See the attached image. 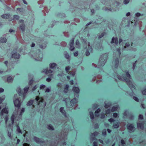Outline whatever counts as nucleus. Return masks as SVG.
<instances>
[{
	"label": "nucleus",
	"instance_id": "nucleus-1",
	"mask_svg": "<svg viewBox=\"0 0 146 146\" xmlns=\"http://www.w3.org/2000/svg\"><path fill=\"white\" fill-rule=\"evenodd\" d=\"M115 75L113 77V78H115L117 77L119 80L123 81H125L132 91L134 90H135V87L133 85V82L130 81L129 79H127L125 74H123L122 76L118 75H117V74L116 73H115Z\"/></svg>",
	"mask_w": 146,
	"mask_h": 146
},
{
	"label": "nucleus",
	"instance_id": "nucleus-2",
	"mask_svg": "<svg viewBox=\"0 0 146 146\" xmlns=\"http://www.w3.org/2000/svg\"><path fill=\"white\" fill-rule=\"evenodd\" d=\"M108 54L107 53L103 54L101 56L99 61V65L100 68L101 67L103 66L105 63L106 62Z\"/></svg>",
	"mask_w": 146,
	"mask_h": 146
},
{
	"label": "nucleus",
	"instance_id": "nucleus-3",
	"mask_svg": "<svg viewBox=\"0 0 146 146\" xmlns=\"http://www.w3.org/2000/svg\"><path fill=\"white\" fill-rule=\"evenodd\" d=\"M31 57H33L35 60L41 61L42 60L43 55L42 53L39 51L32 55Z\"/></svg>",
	"mask_w": 146,
	"mask_h": 146
},
{
	"label": "nucleus",
	"instance_id": "nucleus-4",
	"mask_svg": "<svg viewBox=\"0 0 146 146\" xmlns=\"http://www.w3.org/2000/svg\"><path fill=\"white\" fill-rule=\"evenodd\" d=\"M77 98L75 97L72 100L70 101V106H68L67 105V103L66 102V99H68V98H66L64 100V101H65L66 103V105L67 109L68 110H70V108H72V107L74 106L77 103Z\"/></svg>",
	"mask_w": 146,
	"mask_h": 146
},
{
	"label": "nucleus",
	"instance_id": "nucleus-5",
	"mask_svg": "<svg viewBox=\"0 0 146 146\" xmlns=\"http://www.w3.org/2000/svg\"><path fill=\"white\" fill-rule=\"evenodd\" d=\"M127 128L128 132L131 133L133 132L135 130V128L132 124L128 123L127 125Z\"/></svg>",
	"mask_w": 146,
	"mask_h": 146
},
{
	"label": "nucleus",
	"instance_id": "nucleus-6",
	"mask_svg": "<svg viewBox=\"0 0 146 146\" xmlns=\"http://www.w3.org/2000/svg\"><path fill=\"white\" fill-rule=\"evenodd\" d=\"M21 100L20 97L17 98L16 99L13 100V102L15 106L19 109L21 107L22 102L20 100Z\"/></svg>",
	"mask_w": 146,
	"mask_h": 146
},
{
	"label": "nucleus",
	"instance_id": "nucleus-7",
	"mask_svg": "<svg viewBox=\"0 0 146 146\" xmlns=\"http://www.w3.org/2000/svg\"><path fill=\"white\" fill-rule=\"evenodd\" d=\"M7 109L8 108H7L5 107L2 109L0 113V115L1 118H4V116L5 115H8L9 111Z\"/></svg>",
	"mask_w": 146,
	"mask_h": 146
},
{
	"label": "nucleus",
	"instance_id": "nucleus-8",
	"mask_svg": "<svg viewBox=\"0 0 146 146\" xmlns=\"http://www.w3.org/2000/svg\"><path fill=\"white\" fill-rule=\"evenodd\" d=\"M72 90L75 92L74 97L78 98L79 94L80 92V89L78 87L74 86L72 88Z\"/></svg>",
	"mask_w": 146,
	"mask_h": 146
},
{
	"label": "nucleus",
	"instance_id": "nucleus-9",
	"mask_svg": "<svg viewBox=\"0 0 146 146\" xmlns=\"http://www.w3.org/2000/svg\"><path fill=\"white\" fill-rule=\"evenodd\" d=\"M119 59L118 58H114L112 62V66L115 68H117L119 65Z\"/></svg>",
	"mask_w": 146,
	"mask_h": 146
},
{
	"label": "nucleus",
	"instance_id": "nucleus-10",
	"mask_svg": "<svg viewBox=\"0 0 146 146\" xmlns=\"http://www.w3.org/2000/svg\"><path fill=\"white\" fill-rule=\"evenodd\" d=\"M89 42H88V48L86 50L85 54L86 56H88L90 55V52H92L93 51V49L91 46H90Z\"/></svg>",
	"mask_w": 146,
	"mask_h": 146
},
{
	"label": "nucleus",
	"instance_id": "nucleus-11",
	"mask_svg": "<svg viewBox=\"0 0 146 146\" xmlns=\"http://www.w3.org/2000/svg\"><path fill=\"white\" fill-rule=\"evenodd\" d=\"M53 72V71L48 68L44 69L43 70V72L44 73L48 75L49 76H51L53 75V74H52Z\"/></svg>",
	"mask_w": 146,
	"mask_h": 146
},
{
	"label": "nucleus",
	"instance_id": "nucleus-12",
	"mask_svg": "<svg viewBox=\"0 0 146 146\" xmlns=\"http://www.w3.org/2000/svg\"><path fill=\"white\" fill-rule=\"evenodd\" d=\"M102 9L105 11L107 12H112V11H116V9H114L113 8H108L107 7H104L102 8Z\"/></svg>",
	"mask_w": 146,
	"mask_h": 146
},
{
	"label": "nucleus",
	"instance_id": "nucleus-13",
	"mask_svg": "<svg viewBox=\"0 0 146 146\" xmlns=\"http://www.w3.org/2000/svg\"><path fill=\"white\" fill-rule=\"evenodd\" d=\"M20 56V55L17 52L15 53L12 55L11 57L15 59H19Z\"/></svg>",
	"mask_w": 146,
	"mask_h": 146
},
{
	"label": "nucleus",
	"instance_id": "nucleus-14",
	"mask_svg": "<svg viewBox=\"0 0 146 146\" xmlns=\"http://www.w3.org/2000/svg\"><path fill=\"white\" fill-rule=\"evenodd\" d=\"M36 102H38V105H39V104L41 102H43V99L41 98H40L38 96H37L35 100Z\"/></svg>",
	"mask_w": 146,
	"mask_h": 146
},
{
	"label": "nucleus",
	"instance_id": "nucleus-15",
	"mask_svg": "<svg viewBox=\"0 0 146 146\" xmlns=\"http://www.w3.org/2000/svg\"><path fill=\"white\" fill-rule=\"evenodd\" d=\"M118 39L117 37H116L115 38L114 37H113L112 38L111 40L110 43L111 44L114 43L116 45H117L118 44Z\"/></svg>",
	"mask_w": 146,
	"mask_h": 146
},
{
	"label": "nucleus",
	"instance_id": "nucleus-16",
	"mask_svg": "<svg viewBox=\"0 0 146 146\" xmlns=\"http://www.w3.org/2000/svg\"><path fill=\"white\" fill-rule=\"evenodd\" d=\"M34 141L37 143L39 144L40 143H43L44 141L40 139L35 137L34 138Z\"/></svg>",
	"mask_w": 146,
	"mask_h": 146
},
{
	"label": "nucleus",
	"instance_id": "nucleus-17",
	"mask_svg": "<svg viewBox=\"0 0 146 146\" xmlns=\"http://www.w3.org/2000/svg\"><path fill=\"white\" fill-rule=\"evenodd\" d=\"M119 121L118 120H117L116 122L113 123V127L114 128H118L119 127Z\"/></svg>",
	"mask_w": 146,
	"mask_h": 146
},
{
	"label": "nucleus",
	"instance_id": "nucleus-18",
	"mask_svg": "<svg viewBox=\"0 0 146 146\" xmlns=\"http://www.w3.org/2000/svg\"><path fill=\"white\" fill-rule=\"evenodd\" d=\"M10 16V14H5L2 15L1 16V17L4 19H9Z\"/></svg>",
	"mask_w": 146,
	"mask_h": 146
},
{
	"label": "nucleus",
	"instance_id": "nucleus-19",
	"mask_svg": "<svg viewBox=\"0 0 146 146\" xmlns=\"http://www.w3.org/2000/svg\"><path fill=\"white\" fill-rule=\"evenodd\" d=\"M50 67L52 69H55L57 66V64L55 63H51L50 64Z\"/></svg>",
	"mask_w": 146,
	"mask_h": 146
},
{
	"label": "nucleus",
	"instance_id": "nucleus-20",
	"mask_svg": "<svg viewBox=\"0 0 146 146\" xmlns=\"http://www.w3.org/2000/svg\"><path fill=\"white\" fill-rule=\"evenodd\" d=\"M7 41V39L5 37L0 38V43H5Z\"/></svg>",
	"mask_w": 146,
	"mask_h": 146
},
{
	"label": "nucleus",
	"instance_id": "nucleus-21",
	"mask_svg": "<svg viewBox=\"0 0 146 146\" xmlns=\"http://www.w3.org/2000/svg\"><path fill=\"white\" fill-rule=\"evenodd\" d=\"M137 127L141 129H143L144 128L143 125L142 123H137Z\"/></svg>",
	"mask_w": 146,
	"mask_h": 146
},
{
	"label": "nucleus",
	"instance_id": "nucleus-22",
	"mask_svg": "<svg viewBox=\"0 0 146 146\" xmlns=\"http://www.w3.org/2000/svg\"><path fill=\"white\" fill-rule=\"evenodd\" d=\"M20 27L21 30L23 32L25 31V24H22L20 25Z\"/></svg>",
	"mask_w": 146,
	"mask_h": 146
},
{
	"label": "nucleus",
	"instance_id": "nucleus-23",
	"mask_svg": "<svg viewBox=\"0 0 146 146\" xmlns=\"http://www.w3.org/2000/svg\"><path fill=\"white\" fill-rule=\"evenodd\" d=\"M35 100H30L29 101L27 104V106H31L33 103L34 101Z\"/></svg>",
	"mask_w": 146,
	"mask_h": 146
},
{
	"label": "nucleus",
	"instance_id": "nucleus-24",
	"mask_svg": "<svg viewBox=\"0 0 146 146\" xmlns=\"http://www.w3.org/2000/svg\"><path fill=\"white\" fill-rule=\"evenodd\" d=\"M47 128L48 129L51 131L54 130V129L53 127L51 124H49L48 125Z\"/></svg>",
	"mask_w": 146,
	"mask_h": 146
},
{
	"label": "nucleus",
	"instance_id": "nucleus-25",
	"mask_svg": "<svg viewBox=\"0 0 146 146\" xmlns=\"http://www.w3.org/2000/svg\"><path fill=\"white\" fill-rule=\"evenodd\" d=\"M13 80V78L11 76L8 77L7 79V82L9 83L12 82Z\"/></svg>",
	"mask_w": 146,
	"mask_h": 146
},
{
	"label": "nucleus",
	"instance_id": "nucleus-26",
	"mask_svg": "<svg viewBox=\"0 0 146 146\" xmlns=\"http://www.w3.org/2000/svg\"><path fill=\"white\" fill-rule=\"evenodd\" d=\"M69 86L67 84L65 87L64 90V92L66 93L67 92L69 88Z\"/></svg>",
	"mask_w": 146,
	"mask_h": 146
},
{
	"label": "nucleus",
	"instance_id": "nucleus-27",
	"mask_svg": "<svg viewBox=\"0 0 146 146\" xmlns=\"http://www.w3.org/2000/svg\"><path fill=\"white\" fill-rule=\"evenodd\" d=\"M100 111V108L97 109L95 111V115L96 117H98L99 115L98 113Z\"/></svg>",
	"mask_w": 146,
	"mask_h": 146
},
{
	"label": "nucleus",
	"instance_id": "nucleus-28",
	"mask_svg": "<svg viewBox=\"0 0 146 146\" xmlns=\"http://www.w3.org/2000/svg\"><path fill=\"white\" fill-rule=\"evenodd\" d=\"M126 74L128 78H127V79H129L130 81H131L133 82L131 80V75L129 74L128 71H127L126 72Z\"/></svg>",
	"mask_w": 146,
	"mask_h": 146
},
{
	"label": "nucleus",
	"instance_id": "nucleus-29",
	"mask_svg": "<svg viewBox=\"0 0 146 146\" xmlns=\"http://www.w3.org/2000/svg\"><path fill=\"white\" fill-rule=\"evenodd\" d=\"M64 54L65 57L66 58L68 59L70 58V56L66 51L64 52Z\"/></svg>",
	"mask_w": 146,
	"mask_h": 146
},
{
	"label": "nucleus",
	"instance_id": "nucleus-30",
	"mask_svg": "<svg viewBox=\"0 0 146 146\" xmlns=\"http://www.w3.org/2000/svg\"><path fill=\"white\" fill-rule=\"evenodd\" d=\"M118 107L117 106H113L111 110V111L113 112L116 111Z\"/></svg>",
	"mask_w": 146,
	"mask_h": 146
},
{
	"label": "nucleus",
	"instance_id": "nucleus-31",
	"mask_svg": "<svg viewBox=\"0 0 146 146\" xmlns=\"http://www.w3.org/2000/svg\"><path fill=\"white\" fill-rule=\"evenodd\" d=\"M102 135L103 136L105 137L106 136L107 132L106 129H104L102 131Z\"/></svg>",
	"mask_w": 146,
	"mask_h": 146
},
{
	"label": "nucleus",
	"instance_id": "nucleus-32",
	"mask_svg": "<svg viewBox=\"0 0 146 146\" xmlns=\"http://www.w3.org/2000/svg\"><path fill=\"white\" fill-rule=\"evenodd\" d=\"M76 47L79 48L80 47V43L79 42L78 40H77L76 42Z\"/></svg>",
	"mask_w": 146,
	"mask_h": 146
},
{
	"label": "nucleus",
	"instance_id": "nucleus-33",
	"mask_svg": "<svg viewBox=\"0 0 146 146\" xmlns=\"http://www.w3.org/2000/svg\"><path fill=\"white\" fill-rule=\"evenodd\" d=\"M111 105V104L110 103H108L107 104L105 103V104L104 107L106 108H107L110 107Z\"/></svg>",
	"mask_w": 146,
	"mask_h": 146
},
{
	"label": "nucleus",
	"instance_id": "nucleus-34",
	"mask_svg": "<svg viewBox=\"0 0 146 146\" xmlns=\"http://www.w3.org/2000/svg\"><path fill=\"white\" fill-rule=\"evenodd\" d=\"M5 98V96H3L2 97H0V104H1L2 102L4 100Z\"/></svg>",
	"mask_w": 146,
	"mask_h": 146
},
{
	"label": "nucleus",
	"instance_id": "nucleus-35",
	"mask_svg": "<svg viewBox=\"0 0 146 146\" xmlns=\"http://www.w3.org/2000/svg\"><path fill=\"white\" fill-rule=\"evenodd\" d=\"M90 117L91 119H93L94 118V116L92 112H90L89 113Z\"/></svg>",
	"mask_w": 146,
	"mask_h": 146
},
{
	"label": "nucleus",
	"instance_id": "nucleus-36",
	"mask_svg": "<svg viewBox=\"0 0 146 146\" xmlns=\"http://www.w3.org/2000/svg\"><path fill=\"white\" fill-rule=\"evenodd\" d=\"M76 71L74 70L72 71H70L69 72L70 74L73 76H74L75 74Z\"/></svg>",
	"mask_w": 146,
	"mask_h": 146
},
{
	"label": "nucleus",
	"instance_id": "nucleus-37",
	"mask_svg": "<svg viewBox=\"0 0 146 146\" xmlns=\"http://www.w3.org/2000/svg\"><path fill=\"white\" fill-rule=\"evenodd\" d=\"M74 38H72L70 40L69 44L70 45H74Z\"/></svg>",
	"mask_w": 146,
	"mask_h": 146
},
{
	"label": "nucleus",
	"instance_id": "nucleus-38",
	"mask_svg": "<svg viewBox=\"0 0 146 146\" xmlns=\"http://www.w3.org/2000/svg\"><path fill=\"white\" fill-rule=\"evenodd\" d=\"M99 134V133L98 132L95 131L94 132L92 133V136H96Z\"/></svg>",
	"mask_w": 146,
	"mask_h": 146
},
{
	"label": "nucleus",
	"instance_id": "nucleus-39",
	"mask_svg": "<svg viewBox=\"0 0 146 146\" xmlns=\"http://www.w3.org/2000/svg\"><path fill=\"white\" fill-rule=\"evenodd\" d=\"M61 45L63 47L67 45V43L65 42H61Z\"/></svg>",
	"mask_w": 146,
	"mask_h": 146
},
{
	"label": "nucleus",
	"instance_id": "nucleus-40",
	"mask_svg": "<svg viewBox=\"0 0 146 146\" xmlns=\"http://www.w3.org/2000/svg\"><path fill=\"white\" fill-rule=\"evenodd\" d=\"M25 111V108H23L22 109L21 111V112L20 113V114H19V115L21 116L22 115L23 113Z\"/></svg>",
	"mask_w": 146,
	"mask_h": 146
},
{
	"label": "nucleus",
	"instance_id": "nucleus-41",
	"mask_svg": "<svg viewBox=\"0 0 146 146\" xmlns=\"http://www.w3.org/2000/svg\"><path fill=\"white\" fill-rule=\"evenodd\" d=\"M17 92L19 96H21L22 95H23V96H24V94H22L21 92V89H19L18 91H17Z\"/></svg>",
	"mask_w": 146,
	"mask_h": 146
},
{
	"label": "nucleus",
	"instance_id": "nucleus-42",
	"mask_svg": "<svg viewBox=\"0 0 146 146\" xmlns=\"http://www.w3.org/2000/svg\"><path fill=\"white\" fill-rule=\"evenodd\" d=\"M82 41L83 44H87V40L86 39H84L83 38H82Z\"/></svg>",
	"mask_w": 146,
	"mask_h": 146
},
{
	"label": "nucleus",
	"instance_id": "nucleus-43",
	"mask_svg": "<svg viewBox=\"0 0 146 146\" xmlns=\"http://www.w3.org/2000/svg\"><path fill=\"white\" fill-rule=\"evenodd\" d=\"M8 115H5L4 117H5V122L6 123H7V121L9 119V118L8 117Z\"/></svg>",
	"mask_w": 146,
	"mask_h": 146
},
{
	"label": "nucleus",
	"instance_id": "nucleus-44",
	"mask_svg": "<svg viewBox=\"0 0 146 146\" xmlns=\"http://www.w3.org/2000/svg\"><path fill=\"white\" fill-rule=\"evenodd\" d=\"M130 0H124L123 1V3L125 5H127L129 2Z\"/></svg>",
	"mask_w": 146,
	"mask_h": 146
},
{
	"label": "nucleus",
	"instance_id": "nucleus-45",
	"mask_svg": "<svg viewBox=\"0 0 146 146\" xmlns=\"http://www.w3.org/2000/svg\"><path fill=\"white\" fill-rule=\"evenodd\" d=\"M70 50L71 51H73L74 50L75 48L74 46V45H70Z\"/></svg>",
	"mask_w": 146,
	"mask_h": 146
},
{
	"label": "nucleus",
	"instance_id": "nucleus-46",
	"mask_svg": "<svg viewBox=\"0 0 146 146\" xmlns=\"http://www.w3.org/2000/svg\"><path fill=\"white\" fill-rule=\"evenodd\" d=\"M13 17L14 19H15L17 20H18L19 19V17L17 15H14L13 16Z\"/></svg>",
	"mask_w": 146,
	"mask_h": 146
},
{
	"label": "nucleus",
	"instance_id": "nucleus-47",
	"mask_svg": "<svg viewBox=\"0 0 146 146\" xmlns=\"http://www.w3.org/2000/svg\"><path fill=\"white\" fill-rule=\"evenodd\" d=\"M70 67L69 66H66L65 68V70L66 71L68 72L69 70L70 69Z\"/></svg>",
	"mask_w": 146,
	"mask_h": 146
},
{
	"label": "nucleus",
	"instance_id": "nucleus-48",
	"mask_svg": "<svg viewBox=\"0 0 146 146\" xmlns=\"http://www.w3.org/2000/svg\"><path fill=\"white\" fill-rule=\"evenodd\" d=\"M113 116L115 118L117 117H119L117 113H113Z\"/></svg>",
	"mask_w": 146,
	"mask_h": 146
},
{
	"label": "nucleus",
	"instance_id": "nucleus-49",
	"mask_svg": "<svg viewBox=\"0 0 146 146\" xmlns=\"http://www.w3.org/2000/svg\"><path fill=\"white\" fill-rule=\"evenodd\" d=\"M104 35V33H102L98 36V38L99 39H100L103 37Z\"/></svg>",
	"mask_w": 146,
	"mask_h": 146
},
{
	"label": "nucleus",
	"instance_id": "nucleus-50",
	"mask_svg": "<svg viewBox=\"0 0 146 146\" xmlns=\"http://www.w3.org/2000/svg\"><path fill=\"white\" fill-rule=\"evenodd\" d=\"M29 89V87H27L25 88L24 89V91L25 92V93H27V91H28Z\"/></svg>",
	"mask_w": 146,
	"mask_h": 146
},
{
	"label": "nucleus",
	"instance_id": "nucleus-51",
	"mask_svg": "<svg viewBox=\"0 0 146 146\" xmlns=\"http://www.w3.org/2000/svg\"><path fill=\"white\" fill-rule=\"evenodd\" d=\"M17 131L18 132H19V133H21V132L20 130V127L18 126H17Z\"/></svg>",
	"mask_w": 146,
	"mask_h": 146
},
{
	"label": "nucleus",
	"instance_id": "nucleus-52",
	"mask_svg": "<svg viewBox=\"0 0 146 146\" xmlns=\"http://www.w3.org/2000/svg\"><path fill=\"white\" fill-rule=\"evenodd\" d=\"M137 61H136L133 64V70H134L135 68V67L136 66V63L137 62Z\"/></svg>",
	"mask_w": 146,
	"mask_h": 146
},
{
	"label": "nucleus",
	"instance_id": "nucleus-53",
	"mask_svg": "<svg viewBox=\"0 0 146 146\" xmlns=\"http://www.w3.org/2000/svg\"><path fill=\"white\" fill-rule=\"evenodd\" d=\"M45 87V86L44 85L42 84L40 85V89H43Z\"/></svg>",
	"mask_w": 146,
	"mask_h": 146
},
{
	"label": "nucleus",
	"instance_id": "nucleus-54",
	"mask_svg": "<svg viewBox=\"0 0 146 146\" xmlns=\"http://www.w3.org/2000/svg\"><path fill=\"white\" fill-rule=\"evenodd\" d=\"M115 121V120L114 119H112V118L109 119H108V121L111 123L114 122V121Z\"/></svg>",
	"mask_w": 146,
	"mask_h": 146
},
{
	"label": "nucleus",
	"instance_id": "nucleus-55",
	"mask_svg": "<svg viewBox=\"0 0 146 146\" xmlns=\"http://www.w3.org/2000/svg\"><path fill=\"white\" fill-rule=\"evenodd\" d=\"M130 46V44L128 43H126L125 44V46L123 48V49H125L126 47H129V46Z\"/></svg>",
	"mask_w": 146,
	"mask_h": 146
},
{
	"label": "nucleus",
	"instance_id": "nucleus-56",
	"mask_svg": "<svg viewBox=\"0 0 146 146\" xmlns=\"http://www.w3.org/2000/svg\"><path fill=\"white\" fill-rule=\"evenodd\" d=\"M135 15L137 17H139L141 16V14L139 13H137L135 14Z\"/></svg>",
	"mask_w": 146,
	"mask_h": 146
},
{
	"label": "nucleus",
	"instance_id": "nucleus-57",
	"mask_svg": "<svg viewBox=\"0 0 146 146\" xmlns=\"http://www.w3.org/2000/svg\"><path fill=\"white\" fill-rule=\"evenodd\" d=\"M105 117V115L104 113H102L100 116V118L101 119H103Z\"/></svg>",
	"mask_w": 146,
	"mask_h": 146
},
{
	"label": "nucleus",
	"instance_id": "nucleus-58",
	"mask_svg": "<svg viewBox=\"0 0 146 146\" xmlns=\"http://www.w3.org/2000/svg\"><path fill=\"white\" fill-rule=\"evenodd\" d=\"M133 99L134 100L137 102H138L139 101V100L138 98L134 96L133 97Z\"/></svg>",
	"mask_w": 146,
	"mask_h": 146
},
{
	"label": "nucleus",
	"instance_id": "nucleus-59",
	"mask_svg": "<svg viewBox=\"0 0 146 146\" xmlns=\"http://www.w3.org/2000/svg\"><path fill=\"white\" fill-rule=\"evenodd\" d=\"M127 111L126 110L123 113V115L124 116H126L127 115Z\"/></svg>",
	"mask_w": 146,
	"mask_h": 146
},
{
	"label": "nucleus",
	"instance_id": "nucleus-60",
	"mask_svg": "<svg viewBox=\"0 0 146 146\" xmlns=\"http://www.w3.org/2000/svg\"><path fill=\"white\" fill-rule=\"evenodd\" d=\"M62 84L60 83H58L57 84V86L59 88H61L62 87Z\"/></svg>",
	"mask_w": 146,
	"mask_h": 146
},
{
	"label": "nucleus",
	"instance_id": "nucleus-61",
	"mask_svg": "<svg viewBox=\"0 0 146 146\" xmlns=\"http://www.w3.org/2000/svg\"><path fill=\"white\" fill-rule=\"evenodd\" d=\"M74 56H77L78 55V51H76L74 53Z\"/></svg>",
	"mask_w": 146,
	"mask_h": 146
},
{
	"label": "nucleus",
	"instance_id": "nucleus-62",
	"mask_svg": "<svg viewBox=\"0 0 146 146\" xmlns=\"http://www.w3.org/2000/svg\"><path fill=\"white\" fill-rule=\"evenodd\" d=\"M138 118L139 119H142L143 118V115H142L140 114Z\"/></svg>",
	"mask_w": 146,
	"mask_h": 146
},
{
	"label": "nucleus",
	"instance_id": "nucleus-63",
	"mask_svg": "<svg viewBox=\"0 0 146 146\" xmlns=\"http://www.w3.org/2000/svg\"><path fill=\"white\" fill-rule=\"evenodd\" d=\"M142 93L143 95H146V89L142 91Z\"/></svg>",
	"mask_w": 146,
	"mask_h": 146
},
{
	"label": "nucleus",
	"instance_id": "nucleus-64",
	"mask_svg": "<svg viewBox=\"0 0 146 146\" xmlns=\"http://www.w3.org/2000/svg\"><path fill=\"white\" fill-rule=\"evenodd\" d=\"M134 118V116L132 115H130L129 117V119L130 120H133Z\"/></svg>",
	"mask_w": 146,
	"mask_h": 146
}]
</instances>
